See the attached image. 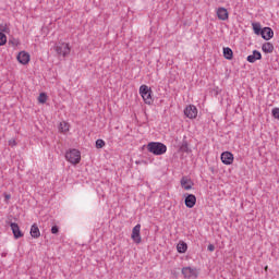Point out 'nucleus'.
Returning a JSON list of instances; mask_svg holds the SVG:
<instances>
[{
	"label": "nucleus",
	"mask_w": 279,
	"mask_h": 279,
	"mask_svg": "<svg viewBox=\"0 0 279 279\" xmlns=\"http://www.w3.org/2000/svg\"><path fill=\"white\" fill-rule=\"evenodd\" d=\"M56 51L59 56H63V58H66L71 53V47H69V44L66 43H59L56 46Z\"/></svg>",
	"instance_id": "4"
},
{
	"label": "nucleus",
	"mask_w": 279,
	"mask_h": 279,
	"mask_svg": "<svg viewBox=\"0 0 279 279\" xmlns=\"http://www.w3.org/2000/svg\"><path fill=\"white\" fill-rule=\"evenodd\" d=\"M260 36L264 40H271L274 38V29L271 27H264Z\"/></svg>",
	"instance_id": "12"
},
{
	"label": "nucleus",
	"mask_w": 279,
	"mask_h": 279,
	"mask_svg": "<svg viewBox=\"0 0 279 279\" xmlns=\"http://www.w3.org/2000/svg\"><path fill=\"white\" fill-rule=\"evenodd\" d=\"M182 274L184 275V278H197V272L194 268L191 267L182 268Z\"/></svg>",
	"instance_id": "14"
},
{
	"label": "nucleus",
	"mask_w": 279,
	"mask_h": 279,
	"mask_svg": "<svg viewBox=\"0 0 279 279\" xmlns=\"http://www.w3.org/2000/svg\"><path fill=\"white\" fill-rule=\"evenodd\" d=\"M8 34V32H10V28H8V26H4L2 29H1V33L3 34Z\"/></svg>",
	"instance_id": "31"
},
{
	"label": "nucleus",
	"mask_w": 279,
	"mask_h": 279,
	"mask_svg": "<svg viewBox=\"0 0 279 279\" xmlns=\"http://www.w3.org/2000/svg\"><path fill=\"white\" fill-rule=\"evenodd\" d=\"M267 269H268V267L266 266V267H265V271H267Z\"/></svg>",
	"instance_id": "33"
},
{
	"label": "nucleus",
	"mask_w": 279,
	"mask_h": 279,
	"mask_svg": "<svg viewBox=\"0 0 279 279\" xmlns=\"http://www.w3.org/2000/svg\"><path fill=\"white\" fill-rule=\"evenodd\" d=\"M10 228L12 230L14 239H21L23 238V231H21V227H19V223L11 222Z\"/></svg>",
	"instance_id": "9"
},
{
	"label": "nucleus",
	"mask_w": 279,
	"mask_h": 279,
	"mask_svg": "<svg viewBox=\"0 0 279 279\" xmlns=\"http://www.w3.org/2000/svg\"><path fill=\"white\" fill-rule=\"evenodd\" d=\"M184 197H185L184 204L186 208H194L195 204H197V197L194 194H189V193H185Z\"/></svg>",
	"instance_id": "5"
},
{
	"label": "nucleus",
	"mask_w": 279,
	"mask_h": 279,
	"mask_svg": "<svg viewBox=\"0 0 279 279\" xmlns=\"http://www.w3.org/2000/svg\"><path fill=\"white\" fill-rule=\"evenodd\" d=\"M102 147H106V142H104V140H97L96 141V148L97 149H102Z\"/></svg>",
	"instance_id": "25"
},
{
	"label": "nucleus",
	"mask_w": 279,
	"mask_h": 279,
	"mask_svg": "<svg viewBox=\"0 0 279 279\" xmlns=\"http://www.w3.org/2000/svg\"><path fill=\"white\" fill-rule=\"evenodd\" d=\"M208 252H215V246L213 244H209L207 246Z\"/></svg>",
	"instance_id": "30"
},
{
	"label": "nucleus",
	"mask_w": 279,
	"mask_h": 279,
	"mask_svg": "<svg viewBox=\"0 0 279 279\" xmlns=\"http://www.w3.org/2000/svg\"><path fill=\"white\" fill-rule=\"evenodd\" d=\"M60 132H69V124L66 122H61L59 125Z\"/></svg>",
	"instance_id": "24"
},
{
	"label": "nucleus",
	"mask_w": 279,
	"mask_h": 279,
	"mask_svg": "<svg viewBox=\"0 0 279 279\" xmlns=\"http://www.w3.org/2000/svg\"><path fill=\"white\" fill-rule=\"evenodd\" d=\"M58 232H60V228H59L58 226H53V227L51 228V233H52V234H58Z\"/></svg>",
	"instance_id": "28"
},
{
	"label": "nucleus",
	"mask_w": 279,
	"mask_h": 279,
	"mask_svg": "<svg viewBox=\"0 0 279 279\" xmlns=\"http://www.w3.org/2000/svg\"><path fill=\"white\" fill-rule=\"evenodd\" d=\"M271 114H272L274 119L279 120V108L278 107L274 108L271 111Z\"/></svg>",
	"instance_id": "27"
},
{
	"label": "nucleus",
	"mask_w": 279,
	"mask_h": 279,
	"mask_svg": "<svg viewBox=\"0 0 279 279\" xmlns=\"http://www.w3.org/2000/svg\"><path fill=\"white\" fill-rule=\"evenodd\" d=\"M9 45H12V47L19 46V39L14 37L9 38Z\"/></svg>",
	"instance_id": "26"
},
{
	"label": "nucleus",
	"mask_w": 279,
	"mask_h": 279,
	"mask_svg": "<svg viewBox=\"0 0 279 279\" xmlns=\"http://www.w3.org/2000/svg\"><path fill=\"white\" fill-rule=\"evenodd\" d=\"M247 62L254 64L256 60H263V54L258 50H253V53L246 58Z\"/></svg>",
	"instance_id": "11"
},
{
	"label": "nucleus",
	"mask_w": 279,
	"mask_h": 279,
	"mask_svg": "<svg viewBox=\"0 0 279 279\" xmlns=\"http://www.w3.org/2000/svg\"><path fill=\"white\" fill-rule=\"evenodd\" d=\"M180 151H183L184 154H191V148H189V142H182V145L180 146Z\"/></svg>",
	"instance_id": "21"
},
{
	"label": "nucleus",
	"mask_w": 279,
	"mask_h": 279,
	"mask_svg": "<svg viewBox=\"0 0 279 279\" xmlns=\"http://www.w3.org/2000/svg\"><path fill=\"white\" fill-rule=\"evenodd\" d=\"M140 95L142 96L145 104L151 106L154 104V99L151 98V88L147 85H142L140 87Z\"/></svg>",
	"instance_id": "3"
},
{
	"label": "nucleus",
	"mask_w": 279,
	"mask_h": 279,
	"mask_svg": "<svg viewBox=\"0 0 279 279\" xmlns=\"http://www.w3.org/2000/svg\"><path fill=\"white\" fill-rule=\"evenodd\" d=\"M17 61L20 64H29V54L26 51H21L17 54Z\"/></svg>",
	"instance_id": "15"
},
{
	"label": "nucleus",
	"mask_w": 279,
	"mask_h": 279,
	"mask_svg": "<svg viewBox=\"0 0 279 279\" xmlns=\"http://www.w3.org/2000/svg\"><path fill=\"white\" fill-rule=\"evenodd\" d=\"M39 104H47V94L46 93H40L38 97Z\"/></svg>",
	"instance_id": "23"
},
{
	"label": "nucleus",
	"mask_w": 279,
	"mask_h": 279,
	"mask_svg": "<svg viewBox=\"0 0 279 279\" xmlns=\"http://www.w3.org/2000/svg\"><path fill=\"white\" fill-rule=\"evenodd\" d=\"M217 16L219 21H228L230 14L228 13V9L220 7L217 9Z\"/></svg>",
	"instance_id": "10"
},
{
	"label": "nucleus",
	"mask_w": 279,
	"mask_h": 279,
	"mask_svg": "<svg viewBox=\"0 0 279 279\" xmlns=\"http://www.w3.org/2000/svg\"><path fill=\"white\" fill-rule=\"evenodd\" d=\"M8 43V36H5L2 32H0V47H3Z\"/></svg>",
	"instance_id": "22"
},
{
	"label": "nucleus",
	"mask_w": 279,
	"mask_h": 279,
	"mask_svg": "<svg viewBox=\"0 0 279 279\" xmlns=\"http://www.w3.org/2000/svg\"><path fill=\"white\" fill-rule=\"evenodd\" d=\"M220 158L223 165H232L234 162V155L230 151L222 153Z\"/></svg>",
	"instance_id": "8"
},
{
	"label": "nucleus",
	"mask_w": 279,
	"mask_h": 279,
	"mask_svg": "<svg viewBox=\"0 0 279 279\" xmlns=\"http://www.w3.org/2000/svg\"><path fill=\"white\" fill-rule=\"evenodd\" d=\"M262 51H264V53H274V44L265 43L262 46Z\"/></svg>",
	"instance_id": "19"
},
{
	"label": "nucleus",
	"mask_w": 279,
	"mask_h": 279,
	"mask_svg": "<svg viewBox=\"0 0 279 279\" xmlns=\"http://www.w3.org/2000/svg\"><path fill=\"white\" fill-rule=\"evenodd\" d=\"M184 114L187 119H195L197 117V107L190 105L184 109Z\"/></svg>",
	"instance_id": "6"
},
{
	"label": "nucleus",
	"mask_w": 279,
	"mask_h": 279,
	"mask_svg": "<svg viewBox=\"0 0 279 279\" xmlns=\"http://www.w3.org/2000/svg\"><path fill=\"white\" fill-rule=\"evenodd\" d=\"M12 197V195L8 194V193H4V199L5 202H8V199H10Z\"/></svg>",
	"instance_id": "32"
},
{
	"label": "nucleus",
	"mask_w": 279,
	"mask_h": 279,
	"mask_svg": "<svg viewBox=\"0 0 279 279\" xmlns=\"http://www.w3.org/2000/svg\"><path fill=\"white\" fill-rule=\"evenodd\" d=\"M223 58L226 60H232V58H234V52L232 51V48L230 47L223 48Z\"/></svg>",
	"instance_id": "17"
},
{
	"label": "nucleus",
	"mask_w": 279,
	"mask_h": 279,
	"mask_svg": "<svg viewBox=\"0 0 279 279\" xmlns=\"http://www.w3.org/2000/svg\"><path fill=\"white\" fill-rule=\"evenodd\" d=\"M189 250V245L181 241L178 243L177 245V251L179 252V254H185V252Z\"/></svg>",
	"instance_id": "18"
},
{
	"label": "nucleus",
	"mask_w": 279,
	"mask_h": 279,
	"mask_svg": "<svg viewBox=\"0 0 279 279\" xmlns=\"http://www.w3.org/2000/svg\"><path fill=\"white\" fill-rule=\"evenodd\" d=\"M253 32L256 36H260L263 34V28L260 27V23H253Z\"/></svg>",
	"instance_id": "20"
},
{
	"label": "nucleus",
	"mask_w": 279,
	"mask_h": 279,
	"mask_svg": "<svg viewBox=\"0 0 279 279\" xmlns=\"http://www.w3.org/2000/svg\"><path fill=\"white\" fill-rule=\"evenodd\" d=\"M146 147L147 151L154 154V156H162L163 154H167V145L160 142H149Z\"/></svg>",
	"instance_id": "1"
},
{
	"label": "nucleus",
	"mask_w": 279,
	"mask_h": 279,
	"mask_svg": "<svg viewBox=\"0 0 279 279\" xmlns=\"http://www.w3.org/2000/svg\"><path fill=\"white\" fill-rule=\"evenodd\" d=\"M132 240L134 241V243H141L142 238H141V225H136L133 230H132V234H131Z\"/></svg>",
	"instance_id": "7"
},
{
	"label": "nucleus",
	"mask_w": 279,
	"mask_h": 279,
	"mask_svg": "<svg viewBox=\"0 0 279 279\" xmlns=\"http://www.w3.org/2000/svg\"><path fill=\"white\" fill-rule=\"evenodd\" d=\"M65 159L71 165H80V160H82V154L77 149H70L65 153Z\"/></svg>",
	"instance_id": "2"
},
{
	"label": "nucleus",
	"mask_w": 279,
	"mask_h": 279,
	"mask_svg": "<svg viewBox=\"0 0 279 279\" xmlns=\"http://www.w3.org/2000/svg\"><path fill=\"white\" fill-rule=\"evenodd\" d=\"M193 181L186 177L181 179V186L184 189V191H191V189H193Z\"/></svg>",
	"instance_id": "13"
},
{
	"label": "nucleus",
	"mask_w": 279,
	"mask_h": 279,
	"mask_svg": "<svg viewBox=\"0 0 279 279\" xmlns=\"http://www.w3.org/2000/svg\"><path fill=\"white\" fill-rule=\"evenodd\" d=\"M10 147H16V140L12 138L9 141Z\"/></svg>",
	"instance_id": "29"
},
{
	"label": "nucleus",
	"mask_w": 279,
	"mask_h": 279,
	"mask_svg": "<svg viewBox=\"0 0 279 279\" xmlns=\"http://www.w3.org/2000/svg\"><path fill=\"white\" fill-rule=\"evenodd\" d=\"M31 236H33V239H38L40 236V229H38V225L34 223L31 227Z\"/></svg>",
	"instance_id": "16"
}]
</instances>
